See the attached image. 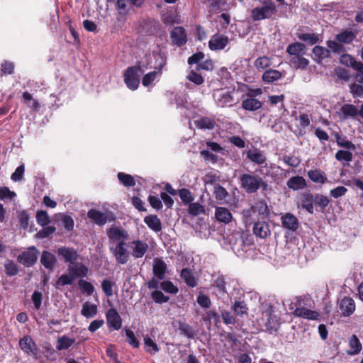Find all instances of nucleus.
<instances>
[{
  "mask_svg": "<svg viewBox=\"0 0 363 363\" xmlns=\"http://www.w3.org/2000/svg\"><path fill=\"white\" fill-rule=\"evenodd\" d=\"M308 176L315 183L325 184L328 181L325 174L320 169L308 171Z\"/></svg>",
  "mask_w": 363,
  "mask_h": 363,
  "instance_id": "32",
  "label": "nucleus"
},
{
  "mask_svg": "<svg viewBox=\"0 0 363 363\" xmlns=\"http://www.w3.org/2000/svg\"><path fill=\"white\" fill-rule=\"evenodd\" d=\"M74 341V339H71L66 335H63L58 338L56 348L60 351L62 350H67L72 345Z\"/></svg>",
  "mask_w": 363,
  "mask_h": 363,
  "instance_id": "42",
  "label": "nucleus"
},
{
  "mask_svg": "<svg viewBox=\"0 0 363 363\" xmlns=\"http://www.w3.org/2000/svg\"><path fill=\"white\" fill-rule=\"evenodd\" d=\"M296 303H291L289 306V309L293 311V314L298 317H302L309 320H317L319 317V313L316 311L306 309L301 306V299L296 298Z\"/></svg>",
  "mask_w": 363,
  "mask_h": 363,
  "instance_id": "5",
  "label": "nucleus"
},
{
  "mask_svg": "<svg viewBox=\"0 0 363 363\" xmlns=\"http://www.w3.org/2000/svg\"><path fill=\"white\" fill-rule=\"evenodd\" d=\"M335 157L337 160L342 162H349L352 160V153L347 150H338Z\"/></svg>",
  "mask_w": 363,
  "mask_h": 363,
  "instance_id": "53",
  "label": "nucleus"
},
{
  "mask_svg": "<svg viewBox=\"0 0 363 363\" xmlns=\"http://www.w3.org/2000/svg\"><path fill=\"white\" fill-rule=\"evenodd\" d=\"M145 223L155 233L160 232L162 229V223L156 215H149L144 218Z\"/></svg>",
  "mask_w": 363,
  "mask_h": 363,
  "instance_id": "27",
  "label": "nucleus"
},
{
  "mask_svg": "<svg viewBox=\"0 0 363 363\" xmlns=\"http://www.w3.org/2000/svg\"><path fill=\"white\" fill-rule=\"evenodd\" d=\"M39 251L35 247H29L17 257V260L23 266L30 267L36 263Z\"/></svg>",
  "mask_w": 363,
  "mask_h": 363,
  "instance_id": "6",
  "label": "nucleus"
},
{
  "mask_svg": "<svg viewBox=\"0 0 363 363\" xmlns=\"http://www.w3.org/2000/svg\"><path fill=\"white\" fill-rule=\"evenodd\" d=\"M162 74V68L159 70H154L145 74L142 79V84L144 86L147 87L150 86L156 79L159 78Z\"/></svg>",
  "mask_w": 363,
  "mask_h": 363,
  "instance_id": "37",
  "label": "nucleus"
},
{
  "mask_svg": "<svg viewBox=\"0 0 363 363\" xmlns=\"http://www.w3.org/2000/svg\"><path fill=\"white\" fill-rule=\"evenodd\" d=\"M330 203V200L328 196L322 194H315L314 196V204L319 206L321 211H323L326 206Z\"/></svg>",
  "mask_w": 363,
  "mask_h": 363,
  "instance_id": "51",
  "label": "nucleus"
},
{
  "mask_svg": "<svg viewBox=\"0 0 363 363\" xmlns=\"http://www.w3.org/2000/svg\"><path fill=\"white\" fill-rule=\"evenodd\" d=\"M131 255L136 259L142 258L148 250V244L140 240H133L128 244Z\"/></svg>",
  "mask_w": 363,
  "mask_h": 363,
  "instance_id": "9",
  "label": "nucleus"
},
{
  "mask_svg": "<svg viewBox=\"0 0 363 363\" xmlns=\"http://www.w3.org/2000/svg\"><path fill=\"white\" fill-rule=\"evenodd\" d=\"M358 113L359 110L357 107L352 104H344L340 109V114L342 115L344 120H347L349 118L355 119Z\"/></svg>",
  "mask_w": 363,
  "mask_h": 363,
  "instance_id": "24",
  "label": "nucleus"
},
{
  "mask_svg": "<svg viewBox=\"0 0 363 363\" xmlns=\"http://www.w3.org/2000/svg\"><path fill=\"white\" fill-rule=\"evenodd\" d=\"M281 77L282 74L279 71L272 69H267L262 74V79L267 83H272Z\"/></svg>",
  "mask_w": 363,
  "mask_h": 363,
  "instance_id": "35",
  "label": "nucleus"
},
{
  "mask_svg": "<svg viewBox=\"0 0 363 363\" xmlns=\"http://www.w3.org/2000/svg\"><path fill=\"white\" fill-rule=\"evenodd\" d=\"M269 212L267 202L264 200L258 201L250 208L243 211L245 223L247 225L254 221L265 219L269 215Z\"/></svg>",
  "mask_w": 363,
  "mask_h": 363,
  "instance_id": "1",
  "label": "nucleus"
},
{
  "mask_svg": "<svg viewBox=\"0 0 363 363\" xmlns=\"http://www.w3.org/2000/svg\"><path fill=\"white\" fill-rule=\"evenodd\" d=\"M125 242L117 243L115 247H111V252L113 253L116 262L121 264H125L129 259V252L128 251Z\"/></svg>",
  "mask_w": 363,
  "mask_h": 363,
  "instance_id": "8",
  "label": "nucleus"
},
{
  "mask_svg": "<svg viewBox=\"0 0 363 363\" xmlns=\"http://www.w3.org/2000/svg\"><path fill=\"white\" fill-rule=\"evenodd\" d=\"M181 277L184 279L185 283L190 287L196 286V281L191 270L189 269H183L181 272Z\"/></svg>",
  "mask_w": 363,
  "mask_h": 363,
  "instance_id": "40",
  "label": "nucleus"
},
{
  "mask_svg": "<svg viewBox=\"0 0 363 363\" xmlns=\"http://www.w3.org/2000/svg\"><path fill=\"white\" fill-rule=\"evenodd\" d=\"M194 124L198 128L209 130L213 129L216 125L214 120L208 117H201L196 120Z\"/></svg>",
  "mask_w": 363,
  "mask_h": 363,
  "instance_id": "33",
  "label": "nucleus"
},
{
  "mask_svg": "<svg viewBox=\"0 0 363 363\" xmlns=\"http://www.w3.org/2000/svg\"><path fill=\"white\" fill-rule=\"evenodd\" d=\"M40 263L45 269L52 271L57 264V259L55 255L50 252L43 251L40 257Z\"/></svg>",
  "mask_w": 363,
  "mask_h": 363,
  "instance_id": "20",
  "label": "nucleus"
},
{
  "mask_svg": "<svg viewBox=\"0 0 363 363\" xmlns=\"http://www.w3.org/2000/svg\"><path fill=\"white\" fill-rule=\"evenodd\" d=\"M286 52L292 57L304 55L306 52V45L301 43H294L288 45Z\"/></svg>",
  "mask_w": 363,
  "mask_h": 363,
  "instance_id": "29",
  "label": "nucleus"
},
{
  "mask_svg": "<svg viewBox=\"0 0 363 363\" xmlns=\"http://www.w3.org/2000/svg\"><path fill=\"white\" fill-rule=\"evenodd\" d=\"M247 99L242 102V107L247 111H255L262 108V103L255 99L251 94H247Z\"/></svg>",
  "mask_w": 363,
  "mask_h": 363,
  "instance_id": "22",
  "label": "nucleus"
},
{
  "mask_svg": "<svg viewBox=\"0 0 363 363\" xmlns=\"http://www.w3.org/2000/svg\"><path fill=\"white\" fill-rule=\"evenodd\" d=\"M213 194L215 198L220 201H225L228 196V193L226 189L219 184H216L214 186Z\"/></svg>",
  "mask_w": 363,
  "mask_h": 363,
  "instance_id": "46",
  "label": "nucleus"
},
{
  "mask_svg": "<svg viewBox=\"0 0 363 363\" xmlns=\"http://www.w3.org/2000/svg\"><path fill=\"white\" fill-rule=\"evenodd\" d=\"M144 343L147 347L146 350L148 352H157L159 351V347L157 344L148 336L144 337Z\"/></svg>",
  "mask_w": 363,
  "mask_h": 363,
  "instance_id": "60",
  "label": "nucleus"
},
{
  "mask_svg": "<svg viewBox=\"0 0 363 363\" xmlns=\"http://www.w3.org/2000/svg\"><path fill=\"white\" fill-rule=\"evenodd\" d=\"M279 325L277 317L274 314L273 307L267 304L262 311L259 325L264 327L269 333H272L279 330Z\"/></svg>",
  "mask_w": 363,
  "mask_h": 363,
  "instance_id": "3",
  "label": "nucleus"
},
{
  "mask_svg": "<svg viewBox=\"0 0 363 363\" xmlns=\"http://www.w3.org/2000/svg\"><path fill=\"white\" fill-rule=\"evenodd\" d=\"M170 38L172 43L177 46H182L186 44L187 35L183 27H175L170 33Z\"/></svg>",
  "mask_w": 363,
  "mask_h": 363,
  "instance_id": "12",
  "label": "nucleus"
},
{
  "mask_svg": "<svg viewBox=\"0 0 363 363\" xmlns=\"http://www.w3.org/2000/svg\"><path fill=\"white\" fill-rule=\"evenodd\" d=\"M335 139L338 146L353 150H355V145L352 142L347 140L345 137H341L337 134Z\"/></svg>",
  "mask_w": 363,
  "mask_h": 363,
  "instance_id": "55",
  "label": "nucleus"
},
{
  "mask_svg": "<svg viewBox=\"0 0 363 363\" xmlns=\"http://www.w3.org/2000/svg\"><path fill=\"white\" fill-rule=\"evenodd\" d=\"M107 324L114 330H119L122 325V319L115 308H110L106 313Z\"/></svg>",
  "mask_w": 363,
  "mask_h": 363,
  "instance_id": "14",
  "label": "nucleus"
},
{
  "mask_svg": "<svg viewBox=\"0 0 363 363\" xmlns=\"http://www.w3.org/2000/svg\"><path fill=\"white\" fill-rule=\"evenodd\" d=\"M5 273L9 277H13L18 273V266L12 260L8 259L4 263Z\"/></svg>",
  "mask_w": 363,
  "mask_h": 363,
  "instance_id": "44",
  "label": "nucleus"
},
{
  "mask_svg": "<svg viewBox=\"0 0 363 363\" xmlns=\"http://www.w3.org/2000/svg\"><path fill=\"white\" fill-rule=\"evenodd\" d=\"M349 345L350 350L347 351V354L350 355H355L358 354L362 348V343L356 335H352L349 338Z\"/></svg>",
  "mask_w": 363,
  "mask_h": 363,
  "instance_id": "31",
  "label": "nucleus"
},
{
  "mask_svg": "<svg viewBox=\"0 0 363 363\" xmlns=\"http://www.w3.org/2000/svg\"><path fill=\"white\" fill-rule=\"evenodd\" d=\"M68 273L75 280L77 277H84L86 276L88 269L82 263H71L67 269Z\"/></svg>",
  "mask_w": 363,
  "mask_h": 363,
  "instance_id": "17",
  "label": "nucleus"
},
{
  "mask_svg": "<svg viewBox=\"0 0 363 363\" xmlns=\"http://www.w3.org/2000/svg\"><path fill=\"white\" fill-rule=\"evenodd\" d=\"M179 196L184 203H189L194 200L191 191L186 189H182L179 191Z\"/></svg>",
  "mask_w": 363,
  "mask_h": 363,
  "instance_id": "62",
  "label": "nucleus"
},
{
  "mask_svg": "<svg viewBox=\"0 0 363 363\" xmlns=\"http://www.w3.org/2000/svg\"><path fill=\"white\" fill-rule=\"evenodd\" d=\"M289 189L294 191L303 189L307 186L306 179L301 176H294L291 177L286 182Z\"/></svg>",
  "mask_w": 363,
  "mask_h": 363,
  "instance_id": "23",
  "label": "nucleus"
},
{
  "mask_svg": "<svg viewBox=\"0 0 363 363\" xmlns=\"http://www.w3.org/2000/svg\"><path fill=\"white\" fill-rule=\"evenodd\" d=\"M355 38V35L350 30L343 31L335 36V39L342 43L349 44Z\"/></svg>",
  "mask_w": 363,
  "mask_h": 363,
  "instance_id": "43",
  "label": "nucleus"
},
{
  "mask_svg": "<svg viewBox=\"0 0 363 363\" xmlns=\"http://www.w3.org/2000/svg\"><path fill=\"white\" fill-rule=\"evenodd\" d=\"M160 288L165 292L176 294L178 292V288L175 286L171 281H164L160 283Z\"/></svg>",
  "mask_w": 363,
  "mask_h": 363,
  "instance_id": "57",
  "label": "nucleus"
},
{
  "mask_svg": "<svg viewBox=\"0 0 363 363\" xmlns=\"http://www.w3.org/2000/svg\"><path fill=\"white\" fill-rule=\"evenodd\" d=\"M241 187L247 193H255L260 187L265 189L267 184L258 175L251 174H243L240 178Z\"/></svg>",
  "mask_w": 363,
  "mask_h": 363,
  "instance_id": "4",
  "label": "nucleus"
},
{
  "mask_svg": "<svg viewBox=\"0 0 363 363\" xmlns=\"http://www.w3.org/2000/svg\"><path fill=\"white\" fill-rule=\"evenodd\" d=\"M97 306L95 304H91L89 302H85L82 305V309L81 313L83 316L86 318H91L97 313Z\"/></svg>",
  "mask_w": 363,
  "mask_h": 363,
  "instance_id": "38",
  "label": "nucleus"
},
{
  "mask_svg": "<svg viewBox=\"0 0 363 363\" xmlns=\"http://www.w3.org/2000/svg\"><path fill=\"white\" fill-rule=\"evenodd\" d=\"M57 254L62 256L65 262L73 263L78 258L77 251L71 247H60L57 251Z\"/></svg>",
  "mask_w": 363,
  "mask_h": 363,
  "instance_id": "21",
  "label": "nucleus"
},
{
  "mask_svg": "<svg viewBox=\"0 0 363 363\" xmlns=\"http://www.w3.org/2000/svg\"><path fill=\"white\" fill-rule=\"evenodd\" d=\"M87 216L99 225H103L107 222L106 215L96 209L89 210L87 213Z\"/></svg>",
  "mask_w": 363,
  "mask_h": 363,
  "instance_id": "26",
  "label": "nucleus"
},
{
  "mask_svg": "<svg viewBox=\"0 0 363 363\" xmlns=\"http://www.w3.org/2000/svg\"><path fill=\"white\" fill-rule=\"evenodd\" d=\"M327 45L330 51H333L335 53L342 54L345 52L344 45H342V43H340L339 41L328 40L327 42Z\"/></svg>",
  "mask_w": 363,
  "mask_h": 363,
  "instance_id": "49",
  "label": "nucleus"
},
{
  "mask_svg": "<svg viewBox=\"0 0 363 363\" xmlns=\"http://www.w3.org/2000/svg\"><path fill=\"white\" fill-rule=\"evenodd\" d=\"M108 238L113 242H125L129 238V234L127 230L121 227L112 226L107 230Z\"/></svg>",
  "mask_w": 363,
  "mask_h": 363,
  "instance_id": "10",
  "label": "nucleus"
},
{
  "mask_svg": "<svg viewBox=\"0 0 363 363\" xmlns=\"http://www.w3.org/2000/svg\"><path fill=\"white\" fill-rule=\"evenodd\" d=\"M74 278L68 273L61 275L56 281V288L60 289L65 285H71L74 282Z\"/></svg>",
  "mask_w": 363,
  "mask_h": 363,
  "instance_id": "48",
  "label": "nucleus"
},
{
  "mask_svg": "<svg viewBox=\"0 0 363 363\" xmlns=\"http://www.w3.org/2000/svg\"><path fill=\"white\" fill-rule=\"evenodd\" d=\"M313 53L318 60L330 57V51L323 46L316 45L313 48Z\"/></svg>",
  "mask_w": 363,
  "mask_h": 363,
  "instance_id": "41",
  "label": "nucleus"
},
{
  "mask_svg": "<svg viewBox=\"0 0 363 363\" xmlns=\"http://www.w3.org/2000/svg\"><path fill=\"white\" fill-rule=\"evenodd\" d=\"M36 220L41 226H45L50 223L49 216L45 211H39L37 212Z\"/></svg>",
  "mask_w": 363,
  "mask_h": 363,
  "instance_id": "54",
  "label": "nucleus"
},
{
  "mask_svg": "<svg viewBox=\"0 0 363 363\" xmlns=\"http://www.w3.org/2000/svg\"><path fill=\"white\" fill-rule=\"evenodd\" d=\"M118 178L119 181L125 186H133L135 184V179L130 174L119 172L118 174Z\"/></svg>",
  "mask_w": 363,
  "mask_h": 363,
  "instance_id": "50",
  "label": "nucleus"
},
{
  "mask_svg": "<svg viewBox=\"0 0 363 363\" xmlns=\"http://www.w3.org/2000/svg\"><path fill=\"white\" fill-rule=\"evenodd\" d=\"M228 41L229 39L227 36L216 34L210 39L208 46L211 50H223L227 45Z\"/></svg>",
  "mask_w": 363,
  "mask_h": 363,
  "instance_id": "15",
  "label": "nucleus"
},
{
  "mask_svg": "<svg viewBox=\"0 0 363 363\" xmlns=\"http://www.w3.org/2000/svg\"><path fill=\"white\" fill-rule=\"evenodd\" d=\"M197 303L199 306L204 308H209L211 306L210 298L203 294H199L196 298Z\"/></svg>",
  "mask_w": 363,
  "mask_h": 363,
  "instance_id": "61",
  "label": "nucleus"
},
{
  "mask_svg": "<svg viewBox=\"0 0 363 363\" xmlns=\"http://www.w3.org/2000/svg\"><path fill=\"white\" fill-rule=\"evenodd\" d=\"M114 283L108 279H104L101 283V289L104 293L108 297L113 296V286Z\"/></svg>",
  "mask_w": 363,
  "mask_h": 363,
  "instance_id": "59",
  "label": "nucleus"
},
{
  "mask_svg": "<svg viewBox=\"0 0 363 363\" xmlns=\"http://www.w3.org/2000/svg\"><path fill=\"white\" fill-rule=\"evenodd\" d=\"M253 233L258 238L265 239L270 236L271 230L269 224L263 220L254 221Z\"/></svg>",
  "mask_w": 363,
  "mask_h": 363,
  "instance_id": "11",
  "label": "nucleus"
},
{
  "mask_svg": "<svg viewBox=\"0 0 363 363\" xmlns=\"http://www.w3.org/2000/svg\"><path fill=\"white\" fill-rule=\"evenodd\" d=\"M281 225L284 228L291 231H296L298 228L297 218L291 213H286L281 217Z\"/></svg>",
  "mask_w": 363,
  "mask_h": 363,
  "instance_id": "16",
  "label": "nucleus"
},
{
  "mask_svg": "<svg viewBox=\"0 0 363 363\" xmlns=\"http://www.w3.org/2000/svg\"><path fill=\"white\" fill-rule=\"evenodd\" d=\"M340 309L343 316H350L355 311V303L350 297H345L340 301Z\"/></svg>",
  "mask_w": 363,
  "mask_h": 363,
  "instance_id": "19",
  "label": "nucleus"
},
{
  "mask_svg": "<svg viewBox=\"0 0 363 363\" xmlns=\"http://www.w3.org/2000/svg\"><path fill=\"white\" fill-rule=\"evenodd\" d=\"M140 70V67H129L124 73V82L126 86L132 90L138 89L140 79L138 72Z\"/></svg>",
  "mask_w": 363,
  "mask_h": 363,
  "instance_id": "7",
  "label": "nucleus"
},
{
  "mask_svg": "<svg viewBox=\"0 0 363 363\" xmlns=\"http://www.w3.org/2000/svg\"><path fill=\"white\" fill-rule=\"evenodd\" d=\"M78 284H79V286L82 291L87 293V294H89V295H91L93 294V292L94 291V287L91 283H89L84 279H80L79 281Z\"/></svg>",
  "mask_w": 363,
  "mask_h": 363,
  "instance_id": "64",
  "label": "nucleus"
},
{
  "mask_svg": "<svg viewBox=\"0 0 363 363\" xmlns=\"http://www.w3.org/2000/svg\"><path fill=\"white\" fill-rule=\"evenodd\" d=\"M205 208L199 203H191L189 206V213L193 216H197L200 214L205 213Z\"/></svg>",
  "mask_w": 363,
  "mask_h": 363,
  "instance_id": "52",
  "label": "nucleus"
},
{
  "mask_svg": "<svg viewBox=\"0 0 363 363\" xmlns=\"http://www.w3.org/2000/svg\"><path fill=\"white\" fill-rule=\"evenodd\" d=\"M290 65L296 69H305L309 65V60L303 57V55L291 57Z\"/></svg>",
  "mask_w": 363,
  "mask_h": 363,
  "instance_id": "36",
  "label": "nucleus"
},
{
  "mask_svg": "<svg viewBox=\"0 0 363 363\" xmlns=\"http://www.w3.org/2000/svg\"><path fill=\"white\" fill-rule=\"evenodd\" d=\"M233 310L235 315L242 316L247 313V307L244 301H237L233 306Z\"/></svg>",
  "mask_w": 363,
  "mask_h": 363,
  "instance_id": "45",
  "label": "nucleus"
},
{
  "mask_svg": "<svg viewBox=\"0 0 363 363\" xmlns=\"http://www.w3.org/2000/svg\"><path fill=\"white\" fill-rule=\"evenodd\" d=\"M314 196L311 194H305L301 198V206L306 210L309 213H314Z\"/></svg>",
  "mask_w": 363,
  "mask_h": 363,
  "instance_id": "34",
  "label": "nucleus"
},
{
  "mask_svg": "<svg viewBox=\"0 0 363 363\" xmlns=\"http://www.w3.org/2000/svg\"><path fill=\"white\" fill-rule=\"evenodd\" d=\"M215 217L218 222L225 224L231 222L233 219V215L230 211L224 207H217L216 208Z\"/></svg>",
  "mask_w": 363,
  "mask_h": 363,
  "instance_id": "25",
  "label": "nucleus"
},
{
  "mask_svg": "<svg viewBox=\"0 0 363 363\" xmlns=\"http://www.w3.org/2000/svg\"><path fill=\"white\" fill-rule=\"evenodd\" d=\"M21 349L28 355H35L38 347L30 336H25L19 340Z\"/></svg>",
  "mask_w": 363,
  "mask_h": 363,
  "instance_id": "13",
  "label": "nucleus"
},
{
  "mask_svg": "<svg viewBox=\"0 0 363 363\" xmlns=\"http://www.w3.org/2000/svg\"><path fill=\"white\" fill-rule=\"evenodd\" d=\"M298 38L311 45L318 43L320 40L319 35L313 33H299L298 35Z\"/></svg>",
  "mask_w": 363,
  "mask_h": 363,
  "instance_id": "39",
  "label": "nucleus"
},
{
  "mask_svg": "<svg viewBox=\"0 0 363 363\" xmlns=\"http://www.w3.org/2000/svg\"><path fill=\"white\" fill-rule=\"evenodd\" d=\"M363 82V77H361V80H359V83H354L350 86V91L354 96H361L363 95V85L362 83Z\"/></svg>",
  "mask_w": 363,
  "mask_h": 363,
  "instance_id": "58",
  "label": "nucleus"
},
{
  "mask_svg": "<svg viewBox=\"0 0 363 363\" xmlns=\"http://www.w3.org/2000/svg\"><path fill=\"white\" fill-rule=\"evenodd\" d=\"M247 157L249 158L252 162L257 164H262L266 162V157L264 154L257 150H250L247 152Z\"/></svg>",
  "mask_w": 363,
  "mask_h": 363,
  "instance_id": "30",
  "label": "nucleus"
},
{
  "mask_svg": "<svg viewBox=\"0 0 363 363\" xmlns=\"http://www.w3.org/2000/svg\"><path fill=\"white\" fill-rule=\"evenodd\" d=\"M271 64V58L267 56L259 57L255 62V66L258 70L264 69L269 67Z\"/></svg>",
  "mask_w": 363,
  "mask_h": 363,
  "instance_id": "47",
  "label": "nucleus"
},
{
  "mask_svg": "<svg viewBox=\"0 0 363 363\" xmlns=\"http://www.w3.org/2000/svg\"><path fill=\"white\" fill-rule=\"evenodd\" d=\"M186 77L190 82L196 85L203 84L204 81L203 77L194 70L190 71Z\"/></svg>",
  "mask_w": 363,
  "mask_h": 363,
  "instance_id": "63",
  "label": "nucleus"
},
{
  "mask_svg": "<svg viewBox=\"0 0 363 363\" xmlns=\"http://www.w3.org/2000/svg\"><path fill=\"white\" fill-rule=\"evenodd\" d=\"M277 12V6L272 0H263L262 6L254 8L250 17L254 21L271 18Z\"/></svg>",
  "mask_w": 363,
  "mask_h": 363,
  "instance_id": "2",
  "label": "nucleus"
},
{
  "mask_svg": "<svg viewBox=\"0 0 363 363\" xmlns=\"http://www.w3.org/2000/svg\"><path fill=\"white\" fill-rule=\"evenodd\" d=\"M166 270L167 264L162 259H157L155 260L153 273L155 277L160 280L164 279L165 278Z\"/></svg>",
  "mask_w": 363,
  "mask_h": 363,
  "instance_id": "28",
  "label": "nucleus"
},
{
  "mask_svg": "<svg viewBox=\"0 0 363 363\" xmlns=\"http://www.w3.org/2000/svg\"><path fill=\"white\" fill-rule=\"evenodd\" d=\"M214 99L217 104L221 107L232 106L233 102V96L228 91L218 90L214 94Z\"/></svg>",
  "mask_w": 363,
  "mask_h": 363,
  "instance_id": "18",
  "label": "nucleus"
},
{
  "mask_svg": "<svg viewBox=\"0 0 363 363\" xmlns=\"http://www.w3.org/2000/svg\"><path fill=\"white\" fill-rule=\"evenodd\" d=\"M282 161L291 167H297L301 164L299 157L294 155H284L282 157Z\"/></svg>",
  "mask_w": 363,
  "mask_h": 363,
  "instance_id": "56",
  "label": "nucleus"
}]
</instances>
